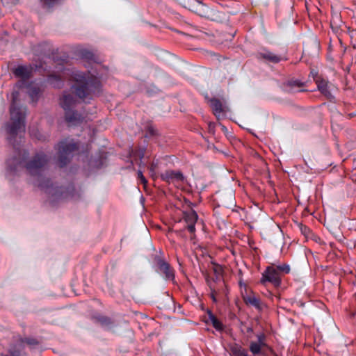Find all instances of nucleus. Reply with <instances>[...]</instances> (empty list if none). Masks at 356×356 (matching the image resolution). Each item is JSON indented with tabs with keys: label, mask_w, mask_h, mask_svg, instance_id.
Listing matches in <instances>:
<instances>
[{
	"label": "nucleus",
	"mask_w": 356,
	"mask_h": 356,
	"mask_svg": "<svg viewBox=\"0 0 356 356\" xmlns=\"http://www.w3.org/2000/svg\"><path fill=\"white\" fill-rule=\"evenodd\" d=\"M179 234L181 235V231H176Z\"/></svg>",
	"instance_id": "40"
},
{
	"label": "nucleus",
	"mask_w": 356,
	"mask_h": 356,
	"mask_svg": "<svg viewBox=\"0 0 356 356\" xmlns=\"http://www.w3.org/2000/svg\"><path fill=\"white\" fill-rule=\"evenodd\" d=\"M63 0H40L42 7L50 10L54 6L59 5Z\"/></svg>",
	"instance_id": "20"
},
{
	"label": "nucleus",
	"mask_w": 356,
	"mask_h": 356,
	"mask_svg": "<svg viewBox=\"0 0 356 356\" xmlns=\"http://www.w3.org/2000/svg\"><path fill=\"white\" fill-rule=\"evenodd\" d=\"M259 58H263L273 63H277L281 60V57L270 51L261 52L258 54Z\"/></svg>",
	"instance_id": "15"
},
{
	"label": "nucleus",
	"mask_w": 356,
	"mask_h": 356,
	"mask_svg": "<svg viewBox=\"0 0 356 356\" xmlns=\"http://www.w3.org/2000/svg\"><path fill=\"white\" fill-rule=\"evenodd\" d=\"M76 104V99L72 94L64 93L60 99V105L64 110L73 108Z\"/></svg>",
	"instance_id": "10"
},
{
	"label": "nucleus",
	"mask_w": 356,
	"mask_h": 356,
	"mask_svg": "<svg viewBox=\"0 0 356 356\" xmlns=\"http://www.w3.org/2000/svg\"><path fill=\"white\" fill-rule=\"evenodd\" d=\"M148 133L150 136H154L156 134V130L152 127H148Z\"/></svg>",
	"instance_id": "33"
},
{
	"label": "nucleus",
	"mask_w": 356,
	"mask_h": 356,
	"mask_svg": "<svg viewBox=\"0 0 356 356\" xmlns=\"http://www.w3.org/2000/svg\"><path fill=\"white\" fill-rule=\"evenodd\" d=\"M206 322L211 323L213 327L218 331L223 330L222 323L214 316L211 311L208 312Z\"/></svg>",
	"instance_id": "14"
},
{
	"label": "nucleus",
	"mask_w": 356,
	"mask_h": 356,
	"mask_svg": "<svg viewBox=\"0 0 356 356\" xmlns=\"http://www.w3.org/2000/svg\"><path fill=\"white\" fill-rule=\"evenodd\" d=\"M184 8L204 17H209L210 10L207 6L198 0H178Z\"/></svg>",
	"instance_id": "5"
},
{
	"label": "nucleus",
	"mask_w": 356,
	"mask_h": 356,
	"mask_svg": "<svg viewBox=\"0 0 356 356\" xmlns=\"http://www.w3.org/2000/svg\"><path fill=\"white\" fill-rule=\"evenodd\" d=\"M214 271H215V273L216 274V280H218L220 282L219 284H221L222 285H223L224 282L220 280V277L219 275H220V270L218 269V268H215Z\"/></svg>",
	"instance_id": "32"
},
{
	"label": "nucleus",
	"mask_w": 356,
	"mask_h": 356,
	"mask_svg": "<svg viewBox=\"0 0 356 356\" xmlns=\"http://www.w3.org/2000/svg\"><path fill=\"white\" fill-rule=\"evenodd\" d=\"M99 323H101L102 326L106 327H111L113 325V322L109 317L105 316H99L97 318Z\"/></svg>",
	"instance_id": "22"
},
{
	"label": "nucleus",
	"mask_w": 356,
	"mask_h": 356,
	"mask_svg": "<svg viewBox=\"0 0 356 356\" xmlns=\"http://www.w3.org/2000/svg\"><path fill=\"white\" fill-rule=\"evenodd\" d=\"M257 341H255L257 343H259L260 345L266 346V335L264 333H261L257 335Z\"/></svg>",
	"instance_id": "25"
},
{
	"label": "nucleus",
	"mask_w": 356,
	"mask_h": 356,
	"mask_svg": "<svg viewBox=\"0 0 356 356\" xmlns=\"http://www.w3.org/2000/svg\"><path fill=\"white\" fill-rule=\"evenodd\" d=\"M229 348L230 356H250L247 350L236 343L229 344Z\"/></svg>",
	"instance_id": "12"
},
{
	"label": "nucleus",
	"mask_w": 356,
	"mask_h": 356,
	"mask_svg": "<svg viewBox=\"0 0 356 356\" xmlns=\"http://www.w3.org/2000/svg\"><path fill=\"white\" fill-rule=\"evenodd\" d=\"M12 95L13 102L10 108L11 122L6 127V131L10 135L8 138L10 143H13L14 138L19 133L25 131L26 108L19 106L17 101L18 92H13Z\"/></svg>",
	"instance_id": "3"
},
{
	"label": "nucleus",
	"mask_w": 356,
	"mask_h": 356,
	"mask_svg": "<svg viewBox=\"0 0 356 356\" xmlns=\"http://www.w3.org/2000/svg\"><path fill=\"white\" fill-rule=\"evenodd\" d=\"M58 147V162L60 167H64L70 162L73 152L78 149V145L73 140H65L60 141Z\"/></svg>",
	"instance_id": "4"
},
{
	"label": "nucleus",
	"mask_w": 356,
	"mask_h": 356,
	"mask_svg": "<svg viewBox=\"0 0 356 356\" xmlns=\"http://www.w3.org/2000/svg\"><path fill=\"white\" fill-rule=\"evenodd\" d=\"M139 156H140V159H142V158L144 156V153H143V152H140V153L139 154Z\"/></svg>",
	"instance_id": "37"
},
{
	"label": "nucleus",
	"mask_w": 356,
	"mask_h": 356,
	"mask_svg": "<svg viewBox=\"0 0 356 356\" xmlns=\"http://www.w3.org/2000/svg\"><path fill=\"white\" fill-rule=\"evenodd\" d=\"M266 282L273 283L275 286L280 284L281 280L279 273L277 269L273 266L267 267L266 270L262 274L261 282L264 284Z\"/></svg>",
	"instance_id": "6"
},
{
	"label": "nucleus",
	"mask_w": 356,
	"mask_h": 356,
	"mask_svg": "<svg viewBox=\"0 0 356 356\" xmlns=\"http://www.w3.org/2000/svg\"><path fill=\"white\" fill-rule=\"evenodd\" d=\"M157 266L159 267V272L164 275L166 280H170L174 279V272L168 263L165 261L163 259H158Z\"/></svg>",
	"instance_id": "9"
},
{
	"label": "nucleus",
	"mask_w": 356,
	"mask_h": 356,
	"mask_svg": "<svg viewBox=\"0 0 356 356\" xmlns=\"http://www.w3.org/2000/svg\"><path fill=\"white\" fill-rule=\"evenodd\" d=\"M71 77L75 82L72 87L73 92L85 102L91 99L92 94L99 90L100 86L99 79L89 72L84 73L74 70Z\"/></svg>",
	"instance_id": "2"
},
{
	"label": "nucleus",
	"mask_w": 356,
	"mask_h": 356,
	"mask_svg": "<svg viewBox=\"0 0 356 356\" xmlns=\"http://www.w3.org/2000/svg\"><path fill=\"white\" fill-rule=\"evenodd\" d=\"M315 81L317 84L318 89L321 91V92L326 97L330 98L332 97V94L329 89L328 81L321 78L320 76H317L315 79Z\"/></svg>",
	"instance_id": "11"
},
{
	"label": "nucleus",
	"mask_w": 356,
	"mask_h": 356,
	"mask_svg": "<svg viewBox=\"0 0 356 356\" xmlns=\"http://www.w3.org/2000/svg\"><path fill=\"white\" fill-rule=\"evenodd\" d=\"M154 170V166L153 165H152L151 168H150V171L152 172Z\"/></svg>",
	"instance_id": "39"
},
{
	"label": "nucleus",
	"mask_w": 356,
	"mask_h": 356,
	"mask_svg": "<svg viewBox=\"0 0 356 356\" xmlns=\"http://www.w3.org/2000/svg\"><path fill=\"white\" fill-rule=\"evenodd\" d=\"M14 74L22 79H28L30 75L29 70L25 66H18L13 71Z\"/></svg>",
	"instance_id": "18"
},
{
	"label": "nucleus",
	"mask_w": 356,
	"mask_h": 356,
	"mask_svg": "<svg viewBox=\"0 0 356 356\" xmlns=\"http://www.w3.org/2000/svg\"><path fill=\"white\" fill-rule=\"evenodd\" d=\"M209 284L210 289L211 291V296L214 302H216L217 300H216V296L217 294V290L216 289V286L211 282H210Z\"/></svg>",
	"instance_id": "26"
},
{
	"label": "nucleus",
	"mask_w": 356,
	"mask_h": 356,
	"mask_svg": "<svg viewBox=\"0 0 356 356\" xmlns=\"http://www.w3.org/2000/svg\"><path fill=\"white\" fill-rule=\"evenodd\" d=\"M222 129L223 131H225L227 129H226V127H225V126H223V125H222Z\"/></svg>",
	"instance_id": "38"
},
{
	"label": "nucleus",
	"mask_w": 356,
	"mask_h": 356,
	"mask_svg": "<svg viewBox=\"0 0 356 356\" xmlns=\"http://www.w3.org/2000/svg\"><path fill=\"white\" fill-rule=\"evenodd\" d=\"M246 332H247V333L252 334V333L253 332V329H252V327H250V326H248V327H246Z\"/></svg>",
	"instance_id": "35"
},
{
	"label": "nucleus",
	"mask_w": 356,
	"mask_h": 356,
	"mask_svg": "<svg viewBox=\"0 0 356 356\" xmlns=\"http://www.w3.org/2000/svg\"><path fill=\"white\" fill-rule=\"evenodd\" d=\"M81 56L83 58H86L88 60H90L93 58V54L88 51H83L81 52Z\"/></svg>",
	"instance_id": "28"
},
{
	"label": "nucleus",
	"mask_w": 356,
	"mask_h": 356,
	"mask_svg": "<svg viewBox=\"0 0 356 356\" xmlns=\"http://www.w3.org/2000/svg\"><path fill=\"white\" fill-rule=\"evenodd\" d=\"M243 300L247 305H250L256 308H259L260 300L254 295H247L243 296Z\"/></svg>",
	"instance_id": "19"
},
{
	"label": "nucleus",
	"mask_w": 356,
	"mask_h": 356,
	"mask_svg": "<svg viewBox=\"0 0 356 356\" xmlns=\"http://www.w3.org/2000/svg\"><path fill=\"white\" fill-rule=\"evenodd\" d=\"M197 218L198 216L193 210H191L184 213V220L186 224V228L191 234H194L195 232V225L197 222Z\"/></svg>",
	"instance_id": "8"
},
{
	"label": "nucleus",
	"mask_w": 356,
	"mask_h": 356,
	"mask_svg": "<svg viewBox=\"0 0 356 356\" xmlns=\"http://www.w3.org/2000/svg\"><path fill=\"white\" fill-rule=\"evenodd\" d=\"M300 231H301L302 234L304 236H305L307 238L309 236V234L311 232L310 229L307 227L303 226V225H301Z\"/></svg>",
	"instance_id": "27"
},
{
	"label": "nucleus",
	"mask_w": 356,
	"mask_h": 356,
	"mask_svg": "<svg viewBox=\"0 0 356 356\" xmlns=\"http://www.w3.org/2000/svg\"><path fill=\"white\" fill-rule=\"evenodd\" d=\"M23 342L26 343L29 345H35L38 344V341L35 339H26Z\"/></svg>",
	"instance_id": "31"
},
{
	"label": "nucleus",
	"mask_w": 356,
	"mask_h": 356,
	"mask_svg": "<svg viewBox=\"0 0 356 356\" xmlns=\"http://www.w3.org/2000/svg\"><path fill=\"white\" fill-rule=\"evenodd\" d=\"M14 149H16L15 155L13 158H19V152L22 151L23 149H19L18 148H16V147H14Z\"/></svg>",
	"instance_id": "34"
},
{
	"label": "nucleus",
	"mask_w": 356,
	"mask_h": 356,
	"mask_svg": "<svg viewBox=\"0 0 356 356\" xmlns=\"http://www.w3.org/2000/svg\"><path fill=\"white\" fill-rule=\"evenodd\" d=\"M40 92V89L36 86H29L27 87V93L33 103H36L38 102Z\"/></svg>",
	"instance_id": "16"
},
{
	"label": "nucleus",
	"mask_w": 356,
	"mask_h": 356,
	"mask_svg": "<svg viewBox=\"0 0 356 356\" xmlns=\"http://www.w3.org/2000/svg\"><path fill=\"white\" fill-rule=\"evenodd\" d=\"M138 178L140 179V181L143 184H146L147 183V179H145V177L143 176L142 172L140 170H139L138 172Z\"/></svg>",
	"instance_id": "30"
},
{
	"label": "nucleus",
	"mask_w": 356,
	"mask_h": 356,
	"mask_svg": "<svg viewBox=\"0 0 356 356\" xmlns=\"http://www.w3.org/2000/svg\"><path fill=\"white\" fill-rule=\"evenodd\" d=\"M19 158H10L6 161L7 170L16 174L21 169H24L31 177V183L44 191L46 193L59 199L66 197L67 193L63 187L54 186L51 181L44 176V172L49 162V157L44 152H40L29 157L26 150L19 152Z\"/></svg>",
	"instance_id": "1"
},
{
	"label": "nucleus",
	"mask_w": 356,
	"mask_h": 356,
	"mask_svg": "<svg viewBox=\"0 0 356 356\" xmlns=\"http://www.w3.org/2000/svg\"><path fill=\"white\" fill-rule=\"evenodd\" d=\"M161 177L168 183L175 181L184 182L185 180L184 175L180 171L175 170H166L161 175Z\"/></svg>",
	"instance_id": "7"
},
{
	"label": "nucleus",
	"mask_w": 356,
	"mask_h": 356,
	"mask_svg": "<svg viewBox=\"0 0 356 356\" xmlns=\"http://www.w3.org/2000/svg\"><path fill=\"white\" fill-rule=\"evenodd\" d=\"M209 128L210 132H213L214 124L212 123H209Z\"/></svg>",
	"instance_id": "36"
},
{
	"label": "nucleus",
	"mask_w": 356,
	"mask_h": 356,
	"mask_svg": "<svg viewBox=\"0 0 356 356\" xmlns=\"http://www.w3.org/2000/svg\"><path fill=\"white\" fill-rule=\"evenodd\" d=\"M275 268L277 269V272L280 271V272H282V273H289V271H290L289 266L286 264H284L282 265L277 266L275 267Z\"/></svg>",
	"instance_id": "24"
},
{
	"label": "nucleus",
	"mask_w": 356,
	"mask_h": 356,
	"mask_svg": "<svg viewBox=\"0 0 356 356\" xmlns=\"http://www.w3.org/2000/svg\"><path fill=\"white\" fill-rule=\"evenodd\" d=\"M3 3L5 4L6 6H13V5H16L18 2H19V0H1Z\"/></svg>",
	"instance_id": "29"
},
{
	"label": "nucleus",
	"mask_w": 356,
	"mask_h": 356,
	"mask_svg": "<svg viewBox=\"0 0 356 356\" xmlns=\"http://www.w3.org/2000/svg\"><path fill=\"white\" fill-rule=\"evenodd\" d=\"M286 86L290 88L289 91L292 92L293 88L294 87H300L302 86V83H300L298 81L294 80V81H289L287 82Z\"/></svg>",
	"instance_id": "23"
},
{
	"label": "nucleus",
	"mask_w": 356,
	"mask_h": 356,
	"mask_svg": "<svg viewBox=\"0 0 356 356\" xmlns=\"http://www.w3.org/2000/svg\"><path fill=\"white\" fill-rule=\"evenodd\" d=\"M211 106L213 111L214 115L219 118L222 113L224 112V108L222 107V104L221 102L218 99H211Z\"/></svg>",
	"instance_id": "17"
},
{
	"label": "nucleus",
	"mask_w": 356,
	"mask_h": 356,
	"mask_svg": "<svg viewBox=\"0 0 356 356\" xmlns=\"http://www.w3.org/2000/svg\"><path fill=\"white\" fill-rule=\"evenodd\" d=\"M65 117L67 122L76 124L81 121V116L72 108L65 110Z\"/></svg>",
	"instance_id": "13"
},
{
	"label": "nucleus",
	"mask_w": 356,
	"mask_h": 356,
	"mask_svg": "<svg viewBox=\"0 0 356 356\" xmlns=\"http://www.w3.org/2000/svg\"><path fill=\"white\" fill-rule=\"evenodd\" d=\"M262 347L265 346L260 345L259 343H257L255 341H251L250 343L249 349L253 355H256L261 353Z\"/></svg>",
	"instance_id": "21"
}]
</instances>
